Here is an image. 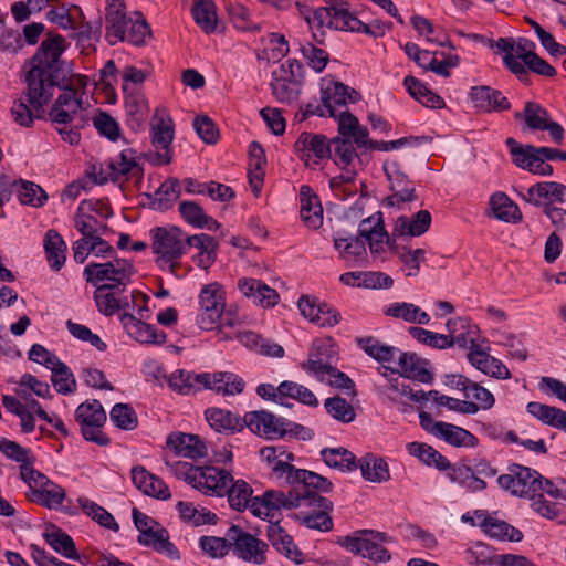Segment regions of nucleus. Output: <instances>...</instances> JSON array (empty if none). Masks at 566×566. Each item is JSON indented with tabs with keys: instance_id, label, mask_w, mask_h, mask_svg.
Wrapping results in <instances>:
<instances>
[{
	"instance_id": "nucleus-1",
	"label": "nucleus",
	"mask_w": 566,
	"mask_h": 566,
	"mask_svg": "<svg viewBox=\"0 0 566 566\" xmlns=\"http://www.w3.org/2000/svg\"><path fill=\"white\" fill-rule=\"evenodd\" d=\"M65 49V39L62 35L48 33L30 60L31 69L25 75L27 101L36 112L42 111L51 101L55 87L63 91L49 112L53 123L63 125L70 124L74 115L83 108L82 94L75 93L65 84L61 61Z\"/></svg>"
},
{
	"instance_id": "nucleus-2",
	"label": "nucleus",
	"mask_w": 566,
	"mask_h": 566,
	"mask_svg": "<svg viewBox=\"0 0 566 566\" xmlns=\"http://www.w3.org/2000/svg\"><path fill=\"white\" fill-rule=\"evenodd\" d=\"M276 509L293 510L306 509L291 513L289 516L298 521L302 525L311 530L328 532L333 530V502L319 494L305 493H285L280 490H266L264 501L260 504Z\"/></svg>"
},
{
	"instance_id": "nucleus-3",
	"label": "nucleus",
	"mask_w": 566,
	"mask_h": 566,
	"mask_svg": "<svg viewBox=\"0 0 566 566\" xmlns=\"http://www.w3.org/2000/svg\"><path fill=\"white\" fill-rule=\"evenodd\" d=\"M390 543H396V538L376 530H359L353 535L337 538L339 546L374 563H387L391 559V554L382 546Z\"/></svg>"
},
{
	"instance_id": "nucleus-4",
	"label": "nucleus",
	"mask_w": 566,
	"mask_h": 566,
	"mask_svg": "<svg viewBox=\"0 0 566 566\" xmlns=\"http://www.w3.org/2000/svg\"><path fill=\"white\" fill-rule=\"evenodd\" d=\"M175 470L177 474L185 475L186 482L205 494L223 496L228 484L233 482V476L229 471L214 467L198 469L188 462L179 461L175 464Z\"/></svg>"
},
{
	"instance_id": "nucleus-5",
	"label": "nucleus",
	"mask_w": 566,
	"mask_h": 566,
	"mask_svg": "<svg viewBox=\"0 0 566 566\" xmlns=\"http://www.w3.org/2000/svg\"><path fill=\"white\" fill-rule=\"evenodd\" d=\"M153 252L159 255L157 263H169V271L176 274L178 260L186 253V235L178 227H155L150 230Z\"/></svg>"
},
{
	"instance_id": "nucleus-6",
	"label": "nucleus",
	"mask_w": 566,
	"mask_h": 566,
	"mask_svg": "<svg viewBox=\"0 0 566 566\" xmlns=\"http://www.w3.org/2000/svg\"><path fill=\"white\" fill-rule=\"evenodd\" d=\"M74 419L80 424L84 440L99 447H106L111 443V438L102 431L107 421V416L98 400H87L78 405L74 412Z\"/></svg>"
},
{
	"instance_id": "nucleus-7",
	"label": "nucleus",
	"mask_w": 566,
	"mask_h": 566,
	"mask_svg": "<svg viewBox=\"0 0 566 566\" xmlns=\"http://www.w3.org/2000/svg\"><path fill=\"white\" fill-rule=\"evenodd\" d=\"M136 273L134 264L122 258H114L105 263L90 262L83 271L85 281L94 286L99 282L109 281V284H116V287L126 285L132 282V276Z\"/></svg>"
},
{
	"instance_id": "nucleus-8",
	"label": "nucleus",
	"mask_w": 566,
	"mask_h": 566,
	"mask_svg": "<svg viewBox=\"0 0 566 566\" xmlns=\"http://www.w3.org/2000/svg\"><path fill=\"white\" fill-rule=\"evenodd\" d=\"M199 304L201 313L197 316V323L201 329L211 331L222 324L233 325L230 319H227L226 323L222 321L226 298L220 283L213 282L205 285L199 293Z\"/></svg>"
},
{
	"instance_id": "nucleus-9",
	"label": "nucleus",
	"mask_w": 566,
	"mask_h": 566,
	"mask_svg": "<svg viewBox=\"0 0 566 566\" xmlns=\"http://www.w3.org/2000/svg\"><path fill=\"white\" fill-rule=\"evenodd\" d=\"M274 472L294 485L287 493L318 494V492H331L333 483L325 476L305 469H297L291 463L279 461L274 467Z\"/></svg>"
},
{
	"instance_id": "nucleus-10",
	"label": "nucleus",
	"mask_w": 566,
	"mask_h": 566,
	"mask_svg": "<svg viewBox=\"0 0 566 566\" xmlns=\"http://www.w3.org/2000/svg\"><path fill=\"white\" fill-rule=\"evenodd\" d=\"M175 137V125L171 117L159 115L158 111L151 124V144L156 151L145 154L154 166L169 165L172 160L171 143Z\"/></svg>"
},
{
	"instance_id": "nucleus-11",
	"label": "nucleus",
	"mask_w": 566,
	"mask_h": 566,
	"mask_svg": "<svg viewBox=\"0 0 566 566\" xmlns=\"http://www.w3.org/2000/svg\"><path fill=\"white\" fill-rule=\"evenodd\" d=\"M226 536L229 537L233 554L238 558L255 565L265 564V553L269 549L265 542L243 531L238 525H231L226 532Z\"/></svg>"
},
{
	"instance_id": "nucleus-12",
	"label": "nucleus",
	"mask_w": 566,
	"mask_h": 566,
	"mask_svg": "<svg viewBox=\"0 0 566 566\" xmlns=\"http://www.w3.org/2000/svg\"><path fill=\"white\" fill-rule=\"evenodd\" d=\"M253 490L248 482L244 480H234L227 486L224 495L228 496V502L231 509L243 512L245 509H250L251 513L255 516L261 517L262 515L274 517L273 511H280V509L272 507L269 505H260L264 501L266 491L262 496H252Z\"/></svg>"
},
{
	"instance_id": "nucleus-13",
	"label": "nucleus",
	"mask_w": 566,
	"mask_h": 566,
	"mask_svg": "<svg viewBox=\"0 0 566 566\" xmlns=\"http://www.w3.org/2000/svg\"><path fill=\"white\" fill-rule=\"evenodd\" d=\"M384 171L392 192L382 200L384 207L401 208L403 203L412 202L418 199L413 182L401 170L398 163H394L390 167L384 165Z\"/></svg>"
},
{
	"instance_id": "nucleus-14",
	"label": "nucleus",
	"mask_w": 566,
	"mask_h": 566,
	"mask_svg": "<svg viewBox=\"0 0 566 566\" xmlns=\"http://www.w3.org/2000/svg\"><path fill=\"white\" fill-rule=\"evenodd\" d=\"M505 144L510 149L512 161L517 167L534 175H553V166L545 163L547 158H544L541 154L531 150V148H537L536 146L521 145L512 137L506 138Z\"/></svg>"
},
{
	"instance_id": "nucleus-15",
	"label": "nucleus",
	"mask_w": 566,
	"mask_h": 566,
	"mask_svg": "<svg viewBox=\"0 0 566 566\" xmlns=\"http://www.w3.org/2000/svg\"><path fill=\"white\" fill-rule=\"evenodd\" d=\"M287 419L276 417L266 410H255L247 412V424L252 433L259 437L273 440L285 438V426Z\"/></svg>"
},
{
	"instance_id": "nucleus-16",
	"label": "nucleus",
	"mask_w": 566,
	"mask_h": 566,
	"mask_svg": "<svg viewBox=\"0 0 566 566\" xmlns=\"http://www.w3.org/2000/svg\"><path fill=\"white\" fill-rule=\"evenodd\" d=\"M301 314L319 327H333L340 321V313L316 297L302 295L297 302Z\"/></svg>"
},
{
	"instance_id": "nucleus-17",
	"label": "nucleus",
	"mask_w": 566,
	"mask_h": 566,
	"mask_svg": "<svg viewBox=\"0 0 566 566\" xmlns=\"http://www.w3.org/2000/svg\"><path fill=\"white\" fill-rule=\"evenodd\" d=\"M132 18L126 13L124 0H107L105 22L106 40L111 45L126 40V32Z\"/></svg>"
},
{
	"instance_id": "nucleus-18",
	"label": "nucleus",
	"mask_w": 566,
	"mask_h": 566,
	"mask_svg": "<svg viewBox=\"0 0 566 566\" xmlns=\"http://www.w3.org/2000/svg\"><path fill=\"white\" fill-rule=\"evenodd\" d=\"M126 333L140 344L163 345L167 340L164 331L157 329L154 325L136 318L130 313H124L119 317Z\"/></svg>"
},
{
	"instance_id": "nucleus-19",
	"label": "nucleus",
	"mask_w": 566,
	"mask_h": 566,
	"mask_svg": "<svg viewBox=\"0 0 566 566\" xmlns=\"http://www.w3.org/2000/svg\"><path fill=\"white\" fill-rule=\"evenodd\" d=\"M325 135L303 132L294 143V153L308 165L313 154L317 159L332 157V145Z\"/></svg>"
},
{
	"instance_id": "nucleus-20",
	"label": "nucleus",
	"mask_w": 566,
	"mask_h": 566,
	"mask_svg": "<svg viewBox=\"0 0 566 566\" xmlns=\"http://www.w3.org/2000/svg\"><path fill=\"white\" fill-rule=\"evenodd\" d=\"M137 542L142 546L150 547L171 560H179L181 558L179 549L172 542H170L168 531L159 523L155 527L142 531L137 536Z\"/></svg>"
},
{
	"instance_id": "nucleus-21",
	"label": "nucleus",
	"mask_w": 566,
	"mask_h": 566,
	"mask_svg": "<svg viewBox=\"0 0 566 566\" xmlns=\"http://www.w3.org/2000/svg\"><path fill=\"white\" fill-rule=\"evenodd\" d=\"M469 96L474 107L483 113L503 112L511 108V103L503 93L488 85L471 87Z\"/></svg>"
},
{
	"instance_id": "nucleus-22",
	"label": "nucleus",
	"mask_w": 566,
	"mask_h": 566,
	"mask_svg": "<svg viewBox=\"0 0 566 566\" xmlns=\"http://www.w3.org/2000/svg\"><path fill=\"white\" fill-rule=\"evenodd\" d=\"M321 92L324 107L327 108L328 116L334 118L337 117V106H346L360 99V94L356 90L342 82H329Z\"/></svg>"
},
{
	"instance_id": "nucleus-23",
	"label": "nucleus",
	"mask_w": 566,
	"mask_h": 566,
	"mask_svg": "<svg viewBox=\"0 0 566 566\" xmlns=\"http://www.w3.org/2000/svg\"><path fill=\"white\" fill-rule=\"evenodd\" d=\"M237 285L242 295L261 307H273L280 300L279 293L261 280L241 277L238 280Z\"/></svg>"
},
{
	"instance_id": "nucleus-24",
	"label": "nucleus",
	"mask_w": 566,
	"mask_h": 566,
	"mask_svg": "<svg viewBox=\"0 0 566 566\" xmlns=\"http://www.w3.org/2000/svg\"><path fill=\"white\" fill-rule=\"evenodd\" d=\"M475 515L481 518V530L491 538L518 543L523 539L522 531L510 523L492 517L483 510H476Z\"/></svg>"
},
{
	"instance_id": "nucleus-25",
	"label": "nucleus",
	"mask_w": 566,
	"mask_h": 566,
	"mask_svg": "<svg viewBox=\"0 0 566 566\" xmlns=\"http://www.w3.org/2000/svg\"><path fill=\"white\" fill-rule=\"evenodd\" d=\"M132 480L134 485L148 496L158 500H168L171 497L168 485L160 478L147 471L143 465H136L132 469Z\"/></svg>"
},
{
	"instance_id": "nucleus-26",
	"label": "nucleus",
	"mask_w": 566,
	"mask_h": 566,
	"mask_svg": "<svg viewBox=\"0 0 566 566\" xmlns=\"http://www.w3.org/2000/svg\"><path fill=\"white\" fill-rule=\"evenodd\" d=\"M332 346L327 342L315 340L310 349L308 359L301 367L319 381L325 380V371L332 366Z\"/></svg>"
},
{
	"instance_id": "nucleus-27",
	"label": "nucleus",
	"mask_w": 566,
	"mask_h": 566,
	"mask_svg": "<svg viewBox=\"0 0 566 566\" xmlns=\"http://www.w3.org/2000/svg\"><path fill=\"white\" fill-rule=\"evenodd\" d=\"M208 379L206 373L196 374L185 369H176L170 374L167 382L172 391L188 396L205 389V386L209 385Z\"/></svg>"
},
{
	"instance_id": "nucleus-28",
	"label": "nucleus",
	"mask_w": 566,
	"mask_h": 566,
	"mask_svg": "<svg viewBox=\"0 0 566 566\" xmlns=\"http://www.w3.org/2000/svg\"><path fill=\"white\" fill-rule=\"evenodd\" d=\"M167 446L179 457L197 460L207 454L205 442L197 434L171 433L167 438Z\"/></svg>"
},
{
	"instance_id": "nucleus-29",
	"label": "nucleus",
	"mask_w": 566,
	"mask_h": 566,
	"mask_svg": "<svg viewBox=\"0 0 566 566\" xmlns=\"http://www.w3.org/2000/svg\"><path fill=\"white\" fill-rule=\"evenodd\" d=\"M268 539L271 545L282 555L293 560L295 564L304 562V555L294 543L293 537L280 526L279 521L271 523L266 531Z\"/></svg>"
},
{
	"instance_id": "nucleus-30",
	"label": "nucleus",
	"mask_w": 566,
	"mask_h": 566,
	"mask_svg": "<svg viewBox=\"0 0 566 566\" xmlns=\"http://www.w3.org/2000/svg\"><path fill=\"white\" fill-rule=\"evenodd\" d=\"M209 426L217 432L233 434L245 428L247 413L243 418L221 408H208L205 412Z\"/></svg>"
},
{
	"instance_id": "nucleus-31",
	"label": "nucleus",
	"mask_w": 566,
	"mask_h": 566,
	"mask_svg": "<svg viewBox=\"0 0 566 566\" xmlns=\"http://www.w3.org/2000/svg\"><path fill=\"white\" fill-rule=\"evenodd\" d=\"M399 375L422 384H430L433 380L432 374L428 370V361L421 359L416 353H398Z\"/></svg>"
},
{
	"instance_id": "nucleus-32",
	"label": "nucleus",
	"mask_w": 566,
	"mask_h": 566,
	"mask_svg": "<svg viewBox=\"0 0 566 566\" xmlns=\"http://www.w3.org/2000/svg\"><path fill=\"white\" fill-rule=\"evenodd\" d=\"M149 200V208L155 211L165 212L171 209L181 196V186L178 178H167L151 195L146 193Z\"/></svg>"
},
{
	"instance_id": "nucleus-33",
	"label": "nucleus",
	"mask_w": 566,
	"mask_h": 566,
	"mask_svg": "<svg viewBox=\"0 0 566 566\" xmlns=\"http://www.w3.org/2000/svg\"><path fill=\"white\" fill-rule=\"evenodd\" d=\"M447 335L450 347L458 345L460 348H468L469 345L474 346V335L478 332V326L472 323L468 317H455L447 321Z\"/></svg>"
},
{
	"instance_id": "nucleus-34",
	"label": "nucleus",
	"mask_w": 566,
	"mask_h": 566,
	"mask_svg": "<svg viewBox=\"0 0 566 566\" xmlns=\"http://www.w3.org/2000/svg\"><path fill=\"white\" fill-rule=\"evenodd\" d=\"M431 433L458 448H474L479 443L478 438L469 430L448 422L438 421L433 423Z\"/></svg>"
},
{
	"instance_id": "nucleus-35",
	"label": "nucleus",
	"mask_w": 566,
	"mask_h": 566,
	"mask_svg": "<svg viewBox=\"0 0 566 566\" xmlns=\"http://www.w3.org/2000/svg\"><path fill=\"white\" fill-rule=\"evenodd\" d=\"M301 219L310 229H318L323 223V208L317 195L310 186H302L300 190Z\"/></svg>"
},
{
	"instance_id": "nucleus-36",
	"label": "nucleus",
	"mask_w": 566,
	"mask_h": 566,
	"mask_svg": "<svg viewBox=\"0 0 566 566\" xmlns=\"http://www.w3.org/2000/svg\"><path fill=\"white\" fill-rule=\"evenodd\" d=\"M133 149L122 150L117 157L112 159L115 166V175H118V182L135 180L137 185L143 182L144 167L134 156Z\"/></svg>"
},
{
	"instance_id": "nucleus-37",
	"label": "nucleus",
	"mask_w": 566,
	"mask_h": 566,
	"mask_svg": "<svg viewBox=\"0 0 566 566\" xmlns=\"http://www.w3.org/2000/svg\"><path fill=\"white\" fill-rule=\"evenodd\" d=\"M285 74L284 69L274 70L270 85L272 94L280 103L291 104L298 98L302 83L297 78L285 77Z\"/></svg>"
},
{
	"instance_id": "nucleus-38",
	"label": "nucleus",
	"mask_w": 566,
	"mask_h": 566,
	"mask_svg": "<svg viewBox=\"0 0 566 566\" xmlns=\"http://www.w3.org/2000/svg\"><path fill=\"white\" fill-rule=\"evenodd\" d=\"M209 385L205 389H210L224 396L239 395L244 390L245 382L242 377L231 371L206 373Z\"/></svg>"
},
{
	"instance_id": "nucleus-39",
	"label": "nucleus",
	"mask_w": 566,
	"mask_h": 566,
	"mask_svg": "<svg viewBox=\"0 0 566 566\" xmlns=\"http://www.w3.org/2000/svg\"><path fill=\"white\" fill-rule=\"evenodd\" d=\"M43 538L57 554L84 564L77 553L74 539L60 527L51 525L43 533Z\"/></svg>"
},
{
	"instance_id": "nucleus-40",
	"label": "nucleus",
	"mask_w": 566,
	"mask_h": 566,
	"mask_svg": "<svg viewBox=\"0 0 566 566\" xmlns=\"http://www.w3.org/2000/svg\"><path fill=\"white\" fill-rule=\"evenodd\" d=\"M516 470V484L513 490V495L518 497H535L541 492V474L534 469L515 464Z\"/></svg>"
},
{
	"instance_id": "nucleus-41",
	"label": "nucleus",
	"mask_w": 566,
	"mask_h": 566,
	"mask_svg": "<svg viewBox=\"0 0 566 566\" xmlns=\"http://www.w3.org/2000/svg\"><path fill=\"white\" fill-rule=\"evenodd\" d=\"M355 343L358 348L379 364L394 361L398 353H400L399 348L386 345L374 336L356 337Z\"/></svg>"
},
{
	"instance_id": "nucleus-42",
	"label": "nucleus",
	"mask_w": 566,
	"mask_h": 566,
	"mask_svg": "<svg viewBox=\"0 0 566 566\" xmlns=\"http://www.w3.org/2000/svg\"><path fill=\"white\" fill-rule=\"evenodd\" d=\"M357 469H360L363 478L369 482L382 483L390 479L386 460L373 453H366L361 457L357 462Z\"/></svg>"
},
{
	"instance_id": "nucleus-43",
	"label": "nucleus",
	"mask_w": 566,
	"mask_h": 566,
	"mask_svg": "<svg viewBox=\"0 0 566 566\" xmlns=\"http://www.w3.org/2000/svg\"><path fill=\"white\" fill-rule=\"evenodd\" d=\"M526 411L543 423L566 432L565 410L537 401H531L526 406Z\"/></svg>"
},
{
	"instance_id": "nucleus-44",
	"label": "nucleus",
	"mask_w": 566,
	"mask_h": 566,
	"mask_svg": "<svg viewBox=\"0 0 566 566\" xmlns=\"http://www.w3.org/2000/svg\"><path fill=\"white\" fill-rule=\"evenodd\" d=\"M191 14L197 25L207 34L216 32L217 4L213 0H193Z\"/></svg>"
},
{
	"instance_id": "nucleus-45",
	"label": "nucleus",
	"mask_w": 566,
	"mask_h": 566,
	"mask_svg": "<svg viewBox=\"0 0 566 566\" xmlns=\"http://www.w3.org/2000/svg\"><path fill=\"white\" fill-rule=\"evenodd\" d=\"M321 458L324 463L340 472H353L357 470L356 455L346 448H324L321 450Z\"/></svg>"
},
{
	"instance_id": "nucleus-46",
	"label": "nucleus",
	"mask_w": 566,
	"mask_h": 566,
	"mask_svg": "<svg viewBox=\"0 0 566 566\" xmlns=\"http://www.w3.org/2000/svg\"><path fill=\"white\" fill-rule=\"evenodd\" d=\"M431 214L428 210H420L413 214L412 219L400 216L395 226L394 233L399 235L408 234L410 237H420L426 233L431 226Z\"/></svg>"
},
{
	"instance_id": "nucleus-47",
	"label": "nucleus",
	"mask_w": 566,
	"mask_h": 566,
	"mask_svg": "<svg viewBox=\"0 0 566 566\" xmlns=\"http://www.w3.org/2000/svg\"><path fill=\"white\" fill-rule=\"evenodd\" d=\"M384 313L387 316L400 318L410 324L428 325L430 322V316L427 312L407 302L391 303L384 310Z\"/></svg>"
},
{
	"instance_id": "nucleus-48",
	"label": "nucleus",
	"mask_w": 566,
	"mask_h": 566,
	"mask_svg": "<svg viewBox=\"0 0 566 566\" xmlns=\"http://www.w3.org/2000/svg\"><path fill=\"white\" fill-rule=\"evenodd\" d=\"M44 251L50 268L53 271L61 270L66 260V243L55 230L45 233Z\"/></svg>"
},
{
	"instance_id": "nucleus-49",
	"label": "nucleus",
	"mask_w": 566,
	"mask_h": 566,
	"mask_svg": "<svg viewBox=\"0 0 566 566\" xmlns=\"http://www.w3.org/2000/svg\"><path fill=\"white\" fill-rule=\"evenodd\" d=\"M265 163L266 158L263 147L258 142H252L249 146V182L256 196L261 191Z\"/></svg>"
},
{
	"instance_id": "nucleus-50",
	"label": "nucleus",
	"mask_w": 566,
	"mask_h": 566,
	"mask_svg": "<svg viewBox=\"0 0 566 566\" xmlns=\"http://www.w3.org/2000/svg\"><path fill=\"white\" fill-rule=\"evenodd\" d=\"M11 191L17 195L22 205L42 207L48 200L46 192L32 181L15 180L11 184Z\"/></svg>"
},
{
	"instance_id": "nucleus-51",
	"label": "nucleus",
	"mask_w": 566,
	"mask_h": 566,
	"mask_svg": "<svg viewBox=\"0 0 566 566\" xmlns=\"http://www.w3.org/2000/svg\"><path fill=\"white\" fill-rule=\"evenodd\" d=\"M490 206L494 217L499 220L513 223L522 220L518 206L504 192L493 193L490 198Z\"/></svg>"
},
{
	"instance_id": "nucleus-52",
	"label": "nucleus",
	"mask_w": 566,
	"mask_h": 566,
	"mask_svg": "<svg viewBox=\"0 0 566 566\" xmlns=\"http://www.w3.org/2000/svg\"><path fill=\"white\" fill-rule=\"evenodd\" d=\"M408 452L418 458L424 464L434 467L439 471H447L450 461L431 446L423 442H410L407 444Z\"/></svg>"
},
{
	"instance_id": "nucleus-53",
	"label": "nucleus",
	"mask_w": 566,
	"mask_h": 566,
	"mask_svg": "<svg viewBox=\"0 0 566 566\" xmlns=\"http://www.w3.org/2000/svg\"><path fill=\"white\" fill-rule=\"evenodd\" d=\"M240 342L248 348L270 357H282L284 349L281 345L270 343L261 335L252 331H245L239 335Z\"/></svg>"
},
{
	"instance_id": "nucleus-54",
	"label": "nucleus",
	"mask_w": 566,
	"mask_h": 566,
	"mask_svg": "<svg viewBox=\"0 0 566 566\" xmlns=\"http://www.w3.org/2000/svg\"><path fill=\"white\" fill-rule=\"evenodd\" d=\"M332 145V159L342 169H346L358 157L350 138L335 137L329 140Z\"/></svg>"
},
{
	"instance_id": "nucleus-55",
	"label": "nucleus",
	"mask_w": 566,
	"mask_h": 566,
	"mask_svg": "<svg viewBox=\"0 0 566 566\" xmlns=\"http://www.w3.org/2000/svg\"><path fill=\"white\" fill-rule=\"evenodd\" d=\"M334 247L340 252L343 258L353 256L355 259H361L367 255L365 240L359 237L342 235L338 231L335 233Z\"/></svg>"
},
{
	"instance_id": "nucleus-56",
	"label": "nucleus",
	"mask_w": 566,
	"mask_h": 566,
	"mask_svg": "<svg viewBox=\"0 0 566 566\" xmlns=\"http://www.w3.org/2000/svg\"><path fill=\"white\" fill-rule=\"evenodd\" d=\"M51 381L54 389L61 395H70L76 390V380L70 367L60 360L51 368Z\"/></svg>"
},
{
	"instance_id": "nucleus-57",
	"label": "nucleus",
	"mask_w": 566,
	"mask_h": 566,
	"mask_svg": "<svg viewBox=\"0 0 566 566\" xmlns=\"http://www.w3.org/2000/svg\"><path fill=\"white\" fill-rule=\"evenodd\" d=\"M125 111L127 124L133 128H138L148 114V105L144 95L133 94L125 98Z\"/></svg>"
},
{
	"instance_id": "nucleus-58",
	"label": "nucleus",
	"mask_w": 566,
	"mask_h": 566,
	"mask_svg": "<svg viewBox=\"0 0 566 566\" xmlns=\"http://www.w3.org/2000/svg\"><path fill=\"white\" fill-rule=\"evenodd\" d=\"M109 419L120 430L132 431L138 427L137 412L128 403H115L111 409Z\"/></svg>"
},
{
	"instance_id": "nucleus-59",
	"label": "nucleus",
	"mask_w": 566,
	"mask_h": 566,
	"mask_svg": "<svg viewBox=\"0 0 566 566\" xmlns=\"http://www.w3.org/2000/svg\"><path fill=\"white\" fill-rule=\"evenodd\" d=\"M112 290H118L116 284H102L96 286L94 300L98 311L106 315H114L120 307V301L117 300Z\"/></svg>"
},
{
	"instance_id": "nucleus-60",
	"label": "nucleus",
	"mask_w": 566,
	"mask_h": 566,
	"mask_svg": "<svg viewBox=\"0 0 566 566\" xmlns=\"http://www.w3.org/2000/svg\"><path fill=\"white\" fill-rule=\"evenodd\" d=\"M280 397H289L300 401L310 407H317L318 400L316 396L305 386L294 381H282L277 386Z\"/></svg>"
},
{
	"instance_id": "nucleus-61",
	"label": "nucleus",
	"mask_w": 566,
	"mask_h": 566,
	"mask_svg": "<svg viewBox=\"0 0 566 566\" xmlns=\"http://www.w3.org/2000/svg\"><path fill=\"white\" fill-rule=\"evenodd\" d=\"M324 408L332 418L342 423H350L356 418L354 407L339 396L325 399Z\"/></svg>"
},
{
	"instance_id": "nucleus-62",
	"label": "nucleus",
	"mask_w": 566,
	"mask_h": 566,
	"mask_svg": "<svg viewBox=\"0 0 566 566\" xmlns=\"http://www.w3.org/2000/svg\"><path fill=\"white\" fill-rule=\"evenodd\" d=\"M523 117L526 128L532 132L544 130V127L551 120L547 109L535 102L525 103Z\"/></svg>"
},
{
	"instance_id": "nucleus-63",
	"label": "nucleus",
	"mask_w": 566,
	"mask_h": 566,
	"mask_svg": "<svg viewBox=\"0 0 566 566\" xmlns=\"http://www.w3.org/2000/svg\"><path fill=\"white\" fill-rule=\"evenodd\" d=\"M135 15L136 19L132 18L128 24L125 41L135 46H143L146 44V40L151 38V30L140 11H136Z\"/></svg>"
},
{
	"instance_id": "nucleus-64",
	"label": "nucleus",
	"mask_w": 566,
	"mask_h": 566,
	"mask_svg": "<svg viewBox=\"0 0 566 566\" xmlns=\"http://www.w3.org/2000/svg\"><path fill=\"white\" fill-rule=\"evenodd\" d=\"M179 213L187 223L198 229H205L209 220L203 208L196 201H181L179 205Z\"/></svg>"
}]
</instances>
